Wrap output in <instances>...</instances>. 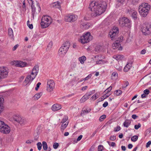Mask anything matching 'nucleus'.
<instances>
[{"instance_id":"obj_56","label":"nucleus","mask_w":151,"mask_h":151,"mask_svg":"<svg viewBox=\"0 0 151 151\" xmlns=\"http://www.w3.org/2000/svg\"><path fill=\"white\" fill-rule=\"evenodd\" d=\"M123 37L122 36H121L118 38V40L119 41V43L122 42L123 41Z\"/></svg>"},{"instance_id":"obj_45","label":"nucleus","mask_w":151,"mask_h":151,"mask_svg":"<svg viewBox=\"0 0 151 151\" xmlns=\"http://www.w3.org/2000/svg\"><path fill=\"white\" fill-rule=\"evenodd\" d=\"M68 117H65L63 119L61 122L62 124H65L66 122V121L68 119Z\"/></svg>"},{"instance_id":"obj_51","label":"nucleus","mask_w":151,"mask_h":151,"mask_svg":"<svg viewBox=\"0 0 151 151\" xmlns=\"http://www.w3.org/2000/svg\"><path fill=\"white\" fill-rule=\"evenodd\" d=\"M104 147L103 145H99L98 146V151H102Z\"/></svg>"},{"instance_id":"obj_32","label":"nucleus","mask_w":151,"mask_h":151,"mask_svg":"<svg viewBox=\"0 0 151 151\" xmlns=\"http://www.w3.org/2000/svg\"><path fill=\"white\" fill-rule=\"evenodd\" d=\"M83 28L85 29H88L90 26V24L88 23H87L86 24H83Z\"/></svg>"},{"instance_id":"obj_6","label":"nucleus","mask_w":151,"mask_h":151,"mask_svg":"<svg viewBox=\"0 0 151 151\" xmlns=\"http://www.w3.org/2000/svg\"><path fill=\"white\" fill-rule=\"evenodd\" d=\"M119 25L122 27H126L128 28L131 27L130 20L125 17H122L119 19Z\"/></svg>"},{"instance_id":"obj_4","label":"nucleus","mask_w":151,"mask_h":151,"mask_svg":"<svg viewBox=\"0 0 151 151\" xmlns=\"http://www.w3.org/2000/svg\"><path fill=\"white\" fill-rule=\"evenodd\" d=\"M70 46V43L69 42H64L60 48L58 52L60 55L64 56L66 54Z\"/></svg>"},{"instance_id":"obj_8","label":"nucleus","mask_w":151,"mask_h":151,"mask_svg":"<svg viewBox=\"0 0 151 151\" xmlns=\"http://www.w3.org/2000/svg\"><path fill=\"white\" fill-rule=\"evenodd\" d=\"M8 71L6 67H0V80L6 78L8 76Z\"/></svg>"},{"instance_id":"obj_16","label":"nucleus","mask_w":151,"mask_h":151,"mask_svg":"<svg viewBox=\"0 0 151 151\" xmlns=\"http://www.w3.org/2000/svg\"><path fill=\"white\" fill-rule=\"evenodd\" d=\"M39 70V66L37 65L35 66L32 70L31 74L32 76V79H34L37 74Z\"/></svg>"},{"instance_id":"obj_18","label":"nucleus","mask_w":151,"mask_h":151,"mask_svg":"<svg viewBox=\"0 0 151 151\" xmlns=\"http://www.w3.org/2000/svg\"><path fill=\"white\" fill-rule=\"evenodd\" d=\"M61 108V105L59 104H55L53 105L52 107V110L54 111L59 110Z\"/></svg>"},{"instance_id":"obj_39","label":"nucleus","mask_w":151,"mask_h":151,"mask_svg":"<svg viewBox=\"0 0 151 151\" xmlns=\"http://www.w3.org/2000/svg\"><path fill=\"white\" fill-rule=\"evenodd\" d=\"M105 63V62L102 60H99L96 61V64H102Z\"/></svg>"},{"instance_id":"obj_46","label":"nucleus","mask_w":151,"mask_h":151,"mask_svg":"<svg viewBox=\"0 0 151 151\" xmlns=\"http://www.w3.org/2000/svg\"><path fill=\"white\" fill-rule=\"evenodd\" d=\"M91 74H90L88 75V76H87L85 78L83 79V80H84V81H85L86 80H88L91 77Z\"/></svg>"},{"instance_id":"obj_3","label":"nucleus","mask_w":151,"mask_h":151,"mask_svg":"<svg viewBox=\"0 0 151 151\" xmlns=\"http://www.w3.org/2000/svg\"><path fill=\"white\" fill-rule=\"evenodd\" d=\"M52 18L50 17L47 15L43 16L40 23L41 27L42 28L48 27L52 23Z\"/></svg>"},{"instance_id":"obj_49","label":"nucleus","mask_w":151,"mask_h":151,"mask_svg":"<svg viewBox=\"0 0 151 151\" xmlns=\"http://www.w3.org/2000/svg\"><path fill=\"white\" fill-rule=\"evenodd\" d=\"M141 126L140 123H139L138 125H135L134 126V128L136 129H138Z\"/></svg>"},{"instance_id":"obj_24","label":"nucleus","mask_w":151,"mask_h":151,"mask_svg":"<svg viewBox=\"0 0 151 151\" xmlns=\"http://www.w3.org/2000/svg\"><path fill=\"white\" fill-rule=\"evenodd\" d=\"M86 60V58L84 56H83L79 58V60L81 64L84 63V61Z\"/></svg>"},{"instance_id":"obj_19","label":"nucleus","mask_w":151,"mask_h":151,"mask_svg":"<svg viewBox=\"0 0 151 151\" xmlns=\"http://www.w3.org/2000/svg\"><path fill=\"white\" fill-rule=\"evenodd\" d=\"M132 63H128L126 65L124 69V71L125 72H128L132 67Z\"/></svg>"},{"instance_id":"obj_64","label":"nucleus","mask_w":151,"mask_h":151,"mask_svg":"<svg viewBox=\"0 0 151 151\" xmlns=\"http://www.w3.org/2000/svg\"><path fill=\"white\" fill-rule=\"evenodd\" d=\"M18 47V45H15L13 48L12 50L13 51H14L16 50L17 48Z\"/></svg>"},{"instance_id":"obj_40","label":"nucleus","mask_w":151,"mask_h":151,"mask_svg":"<svg viewBox=\"0 0 151 151\" xmlns=\"http://www.w3.org/2000/svg\"><path fill=\"white\" fill-rule=\"evenodd\" d=\"M98 98V97L97 96L96 94H95L91 97L90 99L91 100L94 101L96 100Z\"/></svg>"},{"instance_id":"obj_13","label":"nucleus","mask_w":151,"mask_h":151,"mask_svg":"<svg viewBox=\"0 0 151 151\" xmlns=\"http://www.w3.org/2000/svg\"><path fill=\"white\" fill-rule=\"evenodd\" d=\"M10 131V128L7 124H5L3 127L0 129V132L4 134L9 133Z\"/></svg>"},{"instance_id":"obj_53","label":"nucleus","mask_w":151,"mask_h":151,"mask_svg":"<svg viewBox=\"0 0 151 151\" xmlns=\"http://www.w3.org/2000/svg\"><path fill=\"white\" fill-rule=\"evenodd\" d=\"M116 139V137L115 136L113 135L111 136L110 138V139L111 141H114Z\"/></svg>"},{"instance_id":"obj_42","label":"nucleus","mask_w":151,"mask_h":151,"mask_svg":"<svg viewBox=\"0 0 151 151\" xmlns=\"http://www.w3.org/2000/svg\"><path fill=\"white\" fill-rule=\"evenodd\" d=\"M107 142H108V144H109V145L112 147H114L116 146V144L115 142H112L110 143L109 142L107 141Z\"/></svg>"},{"instance_id":"obj_31","label":"nucleus","mask_w":151,"mask_h":151,"mask_svg":"<svg viewBox=\"0 0 151 151\" xmlns=\"http://www.w3.org/2000/svg\"><path fill=\"white\" fill-rule=\"evenodd\" d=\"M53 6L59 9H60V3L58 2H54L53 4Z\"/></svg>"},{"instance_id":"obj_58","label":"nucleus","mask_w":151,"mask_h":151,"mask_svg":"<svg viewBox=\"0 0 151 151\" xmlns=\"http://www.w3.org/2000/svg\"><path fill=\"white\" fill-rule=\"evenodd\" d=\"M108 104V103L107 101H105L103 104V106L104 107H106Z\"/></svg>"},{"instance_id":"obj_59","label":"nucleus","mask_w":151,"mask_h":151,"mask_svg":"<svg viewBox=\"0 0 151 151\" xmlns=\"http://www.w3.org/2000/svg\"><path fill=\"white\" fill-rule=\"evenodd\" d=\"M88 86H85L82 88L81 90L82 91H84L86 90L88 88Z\"/></svg>"},{"instance_id":"obj_63","label":"nucleus","mask_w":151,"mask_h":151,"mask_svg":"<svg viewBox=\"0 0 151 151\" xmlns=\"http://www.w3.org/2000/svg\"><path fill=\"white\" fill-rule=\"evenodd\" d=\"M110 95V94H108L107 93H106L105 95L103 96V97L105 98V99H106V98L109 97Z\"/></svg>"},{"instance_id":"obj_14","label":"nucleus","mask_w":151,"mask_h":151,"mask_svg":"<svg viewBox=\"0 0 151 151\" xmlns=\"http://www.w3.org/2000/svg\"><path fill=\"white\" fill-rule=\"evenodd\" d=\"M14 63L17 67L21 68L28 66L27 63L21 61H14Z\"/></svg>"},{"instance_id":"obj_17","label":"nucleus","mask_w":151,"mask_h":151,"mask_svg":"<svg viewBox=\"0 0 151 151\" xmlns=\"http://www.w3.org/2000/svg\"><path fill=\"white\" fill-rule=\"evenodd\" d=\"M32 76L30 75H28L23 82V84L25 86H29L34 79H32Z\"/></svg>"},{"instance_id":"obj_21","label":"nucleus","mask_w":151,"mask_h":151,"mask_svg":"<svg viewBox=\"0 0 151 151\" xmlns=\"http://www.w3.org/2000/svg\"><path fill=\"white\" fill-rule=\"evenodd\" d=\"M131 123V121L130 120L126 119L123 123V125L124 127L128 128L129 126L130 125Z\"/></svg>"},{"instance_id":"obj_44","label":"nucleus","mask_w":151,"mask_h":151,"mask_svg":"<svg viewBox=\"0 0 151 151\" xmlns=\"http://www.w3.org/2000/svg\"><path fill=\"white\" fill-rule=\"evenodd\" d=\"M59 146V145L58 143L55 142L54 143L53 146L54 149H56Z\"/></svg>"},{"instance_id":"obj_52","label":"nucleus","mask_w":151,"mask_h":151,"mask_svg":"<svg viewBox=\"0 0 151 151\" xmlns=\"http://www.w3.org/2000/svg\"><path fill=\"white\" fill-rule=\"evenodd\" d=\"M116 128H115L114 131L115 132H117L121 129V128L119 126H118L116 127Z\"/></svg>"},{"instance_id":"obj_12","label":"nucleus","mask_w":151,"mask_h":151,"mask_svg":"<svg viewBox=\"0 0 151 151\" xmlns=\"http://www.w3.org/2000/svg\"><path fill=\"white\" fill-rule=\"evenodd\" d=\"M95 90H92L91 91L88 93H87L81 99L80 102L81 103L84 102L88 98L89 96H90L92 94L94 93Z\"/></svg>"},{"instance_id":"obj_11","label":"nucleus","mask_w":151,"mask_h":151,"mask_svg":"<svg viewBox=\"0 0 151 151\" xmlns=\"http://www.w3.org/2000/svg\"><path fill=\"white\" fill-rule=\"evenodd\" d=\"M78 19V16L76 15L68 14L65 17V21L69 22H73L76 21Z\"/></svg>"},{"instance_id":"obj_37","label":"nucleus","mask_w":151,"mask_h":151,"mask_svg":"<svg viewBox=\"0 0 151 151\" xmlns=\"http://www.w3.org/2000/svg\"><path fill=\"white\" fill-rule=\"evenodd\" d=\"M106 117V115L104 114L101 116L99 118V120L101 122L104 119H105Z\"/></svg>"},{"instance_id":"obj_10","label":"nucleus","mask_w":151,"mask_h":151,"mask_svg":"<svg viewBox=\"0 0 151 151\" xmlns=\"http://www.w3.org/2000/svg\"><path fill=\"white\" fill-rule=\"evenodd\" d=\"M55 86V83L52 80H48L47 81V90L49 92L53 91Z\"/></svg>"},{"instance_id":"obj_35","label":"nucleus","mask_w":151,"mask_h":151,"mask_svg":"<svg viewBox=\"0 0 151 151\" xmlns=\"http://www.w3.org/2000/svg\"><path fill=\"white\" fill-rule=\"evenodd\" d=\"M138 138V136L137 135H134L132 136L131 138V140L133 142H135L136 141Z\"/></svg>"},{"instance_id":"obj_33","label":"nucleus","mask_w":151,"mask_h":151,"mask_svg":"<svg viewBox=\"0 0 151 151\" xmlns=\"http://www.w3.org/2000/svg\"><path fill=\"white\" fill-rule=\"evenodd\" d=\"M132 17L135 19H137V12L135 11L131 15Z\"/></svg>"},{"instance_id":"obj_9","label":"nucleus","mask_w":151,"mask_h":151,"mask_svg":"<svg viewBox=\"0 0 151 151\" xmlns=\"http://www.w3.org/2000/svg\"><path fill=\"white\" fill-rule=\"evenodd\" d=\"M119 29L118 27H114L112 29L109 33L111 40L114 39L119 33Z\"/></svg>"},{"instance_id":"obj_36","label":"nucleus","mask_w":151,"mask_h":151,"mask_svg":"<svg viewBox=\"0 0 151 151\" xmlns=\"http://www.w3.org/2000/svg\"><path fill=\"white\" fill-rule=\"evenodd\" d=\"M37 146L38 150L40 151V150L41 149L42 146L41 143L40 142H38L37 143Z\"/></svg>"},{"instance_id":"obj_55","label":"nucleus","mask_w":151,"mask_h":151,"mask_svg":"<svg viewBox=\"0 0 151 151\" xmlns=\"http://www.w3.org/2000/svg\"><path fill=\"white\" fill-rule=\"evenodd\" d=\"M144 93L146 95L149 94L150 93V91L149 90L146 89L144 90L143 91Z\"/></svg>"},{"instance_id":"obj_41","label":"nucleus","mask_w":151,"mask_h":151,"mask_svg":"<svg viewBox=\"0 0 151 151\" xmlns=\"http://www.w3.org/2000/svg\"><path fill=\"white\" fill-rule=\"evenodd\" d=\"M129 84V82L128 81H126L125 82L124 85L122 86V88L123 89H124L127 86H128Z\"/></svg>"},{"instance_id":"obj_30","label":"nucleus","mask_w":151,"mask_h":151,"mask_svg":"<svg viewBox=\"0 0 151 151\" xmlns=\"http://www.w3.org/2000/svg\"><path fill=\"white\" fill-rule=\"evenodd\" d=\"M122 93V91L121 90H116L114 92V94L117 96H119L121 95Z\"/></svg>"},{"instance_id":"obj_62","label":"nucleus","mask_w":151,"mask_h":151,"mask_svg":"<svg viewBox=\"0 0 151 151\" xmlns=\"http://www.w3.org/2000/svg\"><path fill=\"white\" fill-rule=\"evenodd\" d=\"M83 136L82 135H80L79 136L77 139V141H79L82 138Z\"/></svg>"},{"instance_id":"obj_38","label":"nucleus","mask_w":151,"mask_h":151,"mask_svg":"<svg viewBox=\"0 0 151 151\" xmlns=\"http://www.w3.org/2000/svg\"><path fill=\"white\" fill-rule=\"evenodd\" d=\"M118 76V73L116 72H113L112 74L111 77L114 78H117Z\"/></svg>"},{"instance_id":"obj_27","label":"nucleus","mask_w":151,"mask_h":151,"mask_svg":"<svg viewBox=\"0 0 151 151\" xmlns=\"http://www.w3.org/2000/svg\"><path fill=\"white\" fill-rule=\"evenodd\" d=\"M42 92H40L38 93L35 94L34 96V98L35 99L37 100H38L39 99L41 96H42Z\"/></svg>"},{"instance_id":"obj_22","label":"nucleus","mask_w":151,"mask_h":151,"mask_svg":"<svg viewBox=\"0 0 151 151\" xmlns=\"http://www.w3.org/2000/svg\"><path fill=\"white\" fill-rule=\"evenodd\" d=\"M124 58V57L123 55H114L113 56V58L118 61L122 60Z\"/></svg>"},{"instance_id":"obj_7","label":"nucleus","mask_w":151,"mask_h":151,"mask_svg":"<svg viewBox=\"0 0 151 151\" xmlns=\"http://www.w3.org/2000/svg\"><path fill=\"white\" fill-rule=\"evenodd\" d=\"M143 34L145 35H148L151 33V26L149 24H143L141 28Z\"/></svg>"},{"instance_id":"obj_43","label":"nucleus","mask_w":151,"mask_h":151,"mask_svg":"<svg viewBox=\"0 0 151 151\" xmlns=\"http://www.w3.org/2000/svg\"><path fill=\"white\" fill-rule=\"evenodd\" d=\"M135 11V10L133 9H128V12L129 14L131 15Z\"/></svg>"},{"instance_id":"obj_2","label":"nucleus","mask_w":151,"mask_h":151,"mask_svg":"<svg viewBox=\"0 0 151 151\" xmlns=\"http://www.w3.org/2000/svg\"><path fill=\"white\" fill-rule=\"evenodd\" d=\"M150 6L147 3H143L139 7V12L141 16L146 17L148 13Z\"/></svg>"},{"instance_id":"obj_29","label":"nucleus","mask_w":151,"mask_h":151,"mask_svg":"<svg viewBox=\"0 0 151 151\" xmlns=\"http://www.w3.org/2000/svg\"><path fill=\"white\" fill-rule=\"evenodd\" d=\"M43 148L44 150H46L47 148V145L46 142L43 141L42 142Z\"/></svg>"},{"instance_id":"obj_54","label":"nucleus","mask_w":151,"mask_h":151,"mask_svg":"<svg viewBox=\"0 0 151 151\" xmlns=\"http://www.w3.org/2000/svg\"><path fill=\"white\" fill-rule=\"evenodd\" d=\"M41 83L40 82H38L37 84L36 87L35 88V90L36 91L38 90L40 86L41 85Z\"/></svg>"},{"instance_id":"obj_28","label":"nucleus","mask_w":151,"mask_h":151,"mask_svg":"<svg viewBox=\"0 0 151 151\" xmlns=\"http://www.w3.org/2000/svg\"><path fill=\"white\" fill-rule=\"evenodd\" d=\"M8 34L10 37H13V30L11 28H9L8 29Z\"/></svg>"},{"instance_id":"obj_57","label":"nucleus","mask_w":151,"mask_h":151,"mask_svg":"<svg viewBox=\"0 0 151 151\" xmlns=\"http://www.w3.org/2000/svg\"><path fill=\"white\" fill-rule=\"evenodd\" d=\"M151 144V141H149L146 144V147H148Z\"/></svg>"},{"instance_id":"obj_34","label":"nucleus","mask_w":151,"mask_h":151,"mask_svg":"<svg viewBox=\"0 0 151 151\" xmlns=\"http://www.w3.org/2000/svg\"><path fill=\"white\" fill-rule=\"evenodd\" d=\"M26 121L22 118L19 123L21 125H24Z\"/></svg>"},{"instance_id":"obj_26","label":"nucleus","mask_w":151,"mask_h":151,"mask_svg":"<svg viewBox=\"0 0 151 151\" xmlns=\"http://www.w3.org/2000/svg\"><path fill=\"white\" fill-rule=\"evenodd\" d=\"M13 119L15 121H16L19 123V122L20 121L21 119L22 118V117H21L19 116H13Z\"/></svg>"},{"instance_id":"obj_47","label":"nucleus","mask_w":151,"mask_h":151,"mask_svg":"<svg viewBox=\"0 0 151 151\" xmlns=\"http://www.w3.org/2000/svg\"><path fill=\"white\" fill-rule=\"evenodd\" d=\"M112 87L111 86H110L109 88L106 89L105 91V92L106 93H108L112 89Z\"/></svg>"},{"instance_id":"obj_50","label":"nucleus","mask_w":151,"mask_h":151,"mask_svg":"<svg viewBox=\"0 0 151 151\" xmlns=\"http://www.w3.org/2000/svg\"><path fill=\"white\" fill-rule=\"evenodd\" d=\"M91 109H85L83 111V113H88L90 112Z\"/></svg>"},{"instance_id":"obj_60","label":"nucleus","mask_w":151,"mask_h":151,"mask_svg":"<svg viewBox=\"0 0 151 151\" xmlns=\"http://www.w3.org/2000/svg\"><path fill=\"white\" fill-rule=\"evenodd\" d=\"M138 117V116L136 114H133L132 116V117L134 119H136Z\"/></svg>"},{"instance_id":"obj_1","label":"nucleus","mask_w":151,"mask_h":151,"mask_svg":"<svg viewBox=\"0 0 151 151\" xmlns=\"http://www.w3.org/2000/svg\"><path fill=\"white\" fill-rule=\"evenodd\" d=\"M107 7V4L106 2H96L92 1L90 4L89 8L93 13L92 16L96 17L99 15L103 13Z\"/></svg>"},{"instance_id":"obj_15","label":"nucleus","mask_w":151,"mask_h":151,"mask_svg":"<svg viewBox=\"0 0 151 151\" xmlns=\"http://www.w3.org/2000/svg\"><path fill=\"white\" fill-rule=\"evenodd\" d=\"M112 47L114 49H118V50H122V49L121 44L118 40H116L114 42L112 45Z\"/></svg>"},{"instance_id":"obj_61","label":"nucleus","mask_w":151,"mask_h":151,"mask_svg":"<svg viewBox=\"0 0 151 151\" xmlns=\"http://www.w3.org/2000/svg\"><path fill=\"white\" fill-rule=\"evenodd\" d=\"M97 132V130H96L95 131H94L93 132V134H92L91 135V137H93L96 134Z\"/></svg>"},{"instance_id":"obj_25","label":"nucleus","mask_w":151,"mask_h":151,"mask_svg":"<svg viewBox=\"0 0 151 151\" xmlns=\"http://www.w3.org/2000/svg\"><path fill=\"white\" fill-rule=\"evenodd\" d=\"M68 124V122H66L65 124H62L61 127V130L62 132H63L66 128Z\"/></svg>"},{"instance_id":"obj_5","label":"nucleus","mask_w":151,"mask_h":151,"mask_svg":"<svg viewBox=\"0 0 151 151\" xmlns=\"http://www.w3.org/2000/svg\"><path fill=\"white\" fill-rule=\"evenodd\" d=\"M92 36L91 35L89 32H87L83 34L82 36L80 37L79 41L82 44H85L88 42L92 40Z\"/></svg>"},{"instance_id":"obj_20","label":"nucleus","mask_w":151,"mask_h":151,"mask_svg":"<svg viewBox=\"0 0 151 151\" xmlns=\"http://www.w3.org/2000/svg\"><path fill=\"white\" fill-rule=\"evenodd\" d=\"M31 2H32L31 4V9H32V14L33 18H34L35 14L36 12V8L34 5L33 1L32 0H30Z\"/></svg>"},{"instance_id":"obj_48","label":"nucleus","mask_w":151,"mask_h":151,"mask_svg":"<svg viewBox=\"0 0 151 151\" xmlns=\"http://www.w3.org/2000/svg\"><path fill=\"white\" fill-rule=\"evenodd\" d=\"M5 124V123L4 122L0 120V129H1L3 127Z\"/></svg>"},{"instance_id":"obj_23","label":"nucleus","mask_w":151,"mask_h":151,"mask_svg":"<svg viewBox=\"0 0 151 151\" xmlns=\"http://www.w3.org/2000/svg\"><path fill=\"white\" fill-rule=\"evenodd\" d=\"M4 101L3 99L0 97V113L2 112L4 108L3 103Z\"/></svg>"}]
</instances>
